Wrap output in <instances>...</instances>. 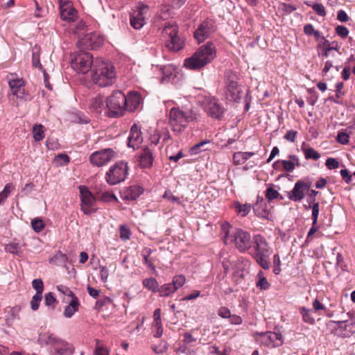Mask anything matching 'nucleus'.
<instances>
[{
  "mask_svg": "<svg viewBox=\"0 0 355 355\" xmlns=\"http://www.w3.org/2000/svg\"><path fill=\"white\" fill-rule=\"evenodd\" d=\"M116 78L114 66L102 58L96 59L92 71V83L100 87H107L112 85Z\"/></svg>",
  "mask_w": 355,
  "mask_h": 355,
  "instance_id": "f257e3e1",
  "label": "nucleus"
},
{
  "mask_svg": "<svg viewBox=\"0 0 355 355\" xmlns=\"http://www.w3.org/2000/svg\"><path fill=\"white\" fill-rule=\"evenodd\" d=\"M216 53L214 44L208 42L200 46L192 56L185 59L184 66L192 70L200 69L215 58Z\"/></svg>",
  "mask_w": 355,
  "mask_h": 355,
  "instance_id": "f03ea898",
  "label": "nucleus"
},
{
  "mask_svg": "<svg viewBox=\"0 0 355 355\" xmlns=\"http://www.w3.org/2000/svg\"><path fill=\"white\" fill-rule=\"evenodd\" d=\"M37 343L41 347H49L53 355H71L73 353V348L69 343L49 331L41 332Z\"/></svg>",
  "mask_w": 355,
  "mask_h": 355,
  "instance_id": "7ed1b4c3",
  "label": "nucleus"
},
{
  "mask_svg": "<svg viewBox=\"0 0 355 355\" xmlns=\"http://www.w3.org/2000/svg\"><path fill=\"white\" fill-rule=\"evenodd\" d=\"M223 242L227 245L234 243L240 252H245L252 245L250 234L241 229L233 228L229 223L223 225Z\"/></svg>",
  "mask_w": 355,
  "mask_h": 355,
  "instance_id": "20e7f679",
  "label": "nucleus"
},
{
  "mask_svg": "<svg viewBox=\"0 0 355 355\" xmlns=\"http://www.w3.org/2000/svg\"><path fill=\"white\" fill-rule=\"evenodd\" d=\"M197 113L191 109L183 110L179 107H173L169 113V124L174 132H181L189 123L197 120Z\"/></svg>",
  "mask_w": 355,
  "mask_h": 355,
  "instance_id": "39448f33",
  "label": "nucleus"
},
{
  "mask_svg": "<svg viewBox=\"0 0 355 355\" xmlns=\"http://www.w3.org/2000/svg\"><path fill=\"white\" fill-rule=\"evenodd\" d=\"M162 35L168 50L177 52L183 49L184 42L178 36V27L175 23H166Z\"/></svg>",
  "mask_w": 355,
  "mask_h": 355,
  "instance_id": "423d86ee",
  "label": "nucleus"
},
{
  "mask_svg": "<svg viewBox=\"0 0 355 355\" xmlns=\"http://www.w3.org/2000/svg\"><path fill=\"white\" fill-rule=\"evenodd\" d=\"M125 95L121 91H114L106 99L107 115L110 117H119L125 111Z\"/></svg>",
  "mask_w": 355,
  "mask_h": 355,
  "instance_id": "0eeeda50",
  "label": "nucleus"
},
{
  "mask_svg": "<svg viewBox=\"0 0 355 355\" xmlns=\"http://www.w3.org/2000/svg\"><path fill=\"white\" fill-rule=\"evenodd\" d=\"M127 163L121 162L112 166L106 173L105 179L110 185L117 184L125 180L128 175Z\"/></svg>",
  "mask_w": 355,
  "mask_h": 355,
  "instance_id": "6e6552de",
  "label": "nucleus"
},
{
  "mask_svg": "<svg viewBox=\"0 0 355 355\" xmlns=\"http://www.w3.org/2000/svg\"><path fill=\"white\" fill-rule=\"evenodd\" d=\"M93 56L89 53H80L71 59L72 68L78 73H86L94 65Z\"/></svg>",
  "mask_w": 355,
  "mask_h": 355,
  "instance_id": "1a4fd4ad",
  "label": "nucleus"
},
{
  "mask_svg": "<svg viewBox=\"0 0 355 355\" xmlns=\"http://www.w3.org/2000/svg\"><path fill=\"white\" fill-rule=\"evenodd\" d=\"M104 38L99 33L91 32L84 35L78 42V47L80 49H97L103 44Z\"/></svg>",
  "mask_w": 355,
  "mask_h": 355,
  "instance_id": "9d476101",
  "label": "nucleus"
},
{
  "mask_svg": "<svg viewBox=\"0 0 355 355\" xmlns=\"http://www.w3.org/2000/svg\"><path fill=\"white\" fill-rule=\"evenodd\" d=\"M227 97L230 100L236 101L241 98V89L238 86V77L231 70H227L225 73Z\"/></svg>",
  "mask_w": 355,
  "mask_h": 355,
  "instance_id": "9b49d317",
  "label": "nucleus"
},
{
  "mask_svg": "<svg viewBox=\"0 0 355 355\" xmlns=\"http://www.w3.org/2000/svg\"><path fill=\"white\" fill-rule=\"evenodd\" d=\"M81 199V210L85 214L89 215L96 211L94 208L95 198L85 186H79Z\"/></svg>",
  "mask_w": 355,
  "mask_h": 355,
  "instance_id": "f8f14e48",
  "label": "nucleus"
},
{
  "mask_svg": "<svg viewBox=\"0 0 355 355\" xmlns=\"http://www.w3.org/2000/svg\"><path fill=\"white\" fill-rule=\"evenodd\" d=\"M186 282V278L182 275H178L173 277L172 283L164 284L159 288L161 297H168L181 288Z\"/></svg>",
  "mask_w": 355,
  "mask_h": 355,
  "instance_id": "ddd939ff",
  "label": "nucleus"
},
{
  "mask_svg": "<svg viewBox=\"0 0 355 355\" xmlns=\"http://www.w3.org/2000/svg\"><path fill=\"white\" fill-rule=\"evenodd\" d=\"M114 155V152L112 149L106 148L93 153L89 157V161L93 165L101 166L110 162Z\"/></svg>",
  "mask_w": 355,
  "mask_h": 355,
  "instance_id": "4468645a",
  "label": "nucleus"
},
{
  "mask_svg": "<svg viewBox=\"0 0 355 355\" xmlns=\"http://www.w3.org/2000/svg\"><path fill=\"white\" fill-rule=\"evenodd\" d=\"M311 186V182L309 181H297L289 194V199L295 202L302 200L304 198L305 193L309 191Z\"/></svg>",
  "mask_w": 355,
  "mask_h": 355,
  "instance_id": "2eb2a0df",
  "label": "nucleus"
},
{
  "mask_svg": "<svg viewBox=\"0 0 355 355\" xmlns=\"http://www.w3.org/2000/svg\"><path fill=\"white\" fill-rule=\"evenodd\" d=\"M6 79L12 94L18 98H23L25 94L24 89H22L24 85V80L21 78H17L16 75L13 73L8 75Z\"/></svg>",
  "mask_w": 355,
  "mask_h": 355,
  "instance_id": "dca6fc26",
  "label": "nucleus"
},
{
  "mask_svg": "<svg viewBox=\"0 0 355 355\" xmlns=\"http://www.w3.org/2000/svg\"><path fill=\"white\" fill-rule=\"evenodd\" d=\"M143 141L141 131L137 124H134L131 128L128 136V145L133 149L138 148Z\"/></svg>",
  "mask_w": 355,
  "mask_h": 355,
  "instance_id": "f3484780",
  "label": "nucleus"
},
{
  "mask_svg": "<svg viewBox=\"0 0 355 355\" xmlns=\"http://www.w3.org/2000/svg\"><path fill=\"white\" fill-rule=\"evenodd\" d=\"M254 248L256 251L255 254H270V250L266 239L260 234H257L253 237Z\"/></svg>",
  "mask_w": 355,
  "mask_h": 355,
  "instance_id": "a211bd4d",
  "label": "nucleus"
},
{
  "mask_svg": "<svg viewBox=\"0 0 355 355\" xmlns=\"http://www.w3.org/2000/svg\"><path fill=\"white\" fill-rule=\"evenodd\" d=\"M253 210L257 216L268 220L270 219V210L268 209L266 202L263 197L257 196V202L253 205Z\"/></svg>",
  "mask_w": 355,
  "mask_h": 355,
  "instance_id": "6ab92c4d",
  "label": "nucleus"
},
{
  "mask_svg": "<svg viewBox=\"0 0 355 355\" xmlns=\"http://www.w3.org/2000/svg\"><path fill=\"white\" fill-rule=\"evenodd\" d=\"M212 27L213 26L211 22H202L195 31L194 37L198 41L199 43L202 42L213 32Z\"/></svg>",
  "mask_w": 355,
  "mask_h": 355,
  "instance_id": "aec40b11",
  "label": "nucleus"
},
{
  "mask_svg": "<svg viewBox=\"0 0 355 355\" xmlns=\"http://www.w3.org/2000/svg\"><path fill=\"white\" fill-rule=\"evenodd\" d=\"M207 114L212 118L219 119L223 116L224 109L215 99L209 101L206 105Z\"/></svg>",
  "mask_w": 355,
  "mask_h": 355,
  "instance_id": "412c9836",
  "label": "nucleus"
},
{
  "mask_svg": "<svg viewBox=\"0 0 355 355\" xmlns=\"http://www.w3.org/2000/svg\"><path fill=\"white\" fill-rule=\"evenodd\" d=\"M68 293V296L72 297V300L69 304L65 307L64 311V316L67 318H70L72 315L78 311L79 302L78 298L75 296L73 293L69 290L66 289Z\"/></svg>",
  "mask_w": 355,
  "mask_h": 355,
  "instance_id": "4be33fe9",
  "label": "nucleus"
},
{
  "mask_svg": "<svg viewBox=\"0 0 355 355\" xmlns=\"http://www.w3.org/2000/svg\"><path fill=\"white\" fill-rule=\"evenodd\" d=\"M125 111H135L141 103V96L138 92H130L128 96H125Z\"/></svg>",
  "mask_w": 355,
  "mask_h": 355,
  "instance_id": "5701e85b",
  "label": "nucleus"
},
{
  "mask_svg": "<svg viewBox=\"0 0 355 355\" xmlns=\"http://www.w3.org/2000/svg\"><path fill=\"white\" fill-rule=\"evenodd\" d=\"M289 160H278L274 163V166L279 162H281L284 170L286 172H292L295 169V166H299L300 165V160L297 156L294 155H291L288 156Z\"/></svg>",
  "mask_w": 355,
  "mask_h": 355,
  "instance_id": "b1692460",
  "label": "nucleus"
},
{
  "mask_svg": "<svg viewBox=\"0 0 355 355\" xmlns=\"http://www.w3.org/2000/svg\"><path fill=\"white\" fill-rule=\"evenodd\" d=\"M263 336L264 339H267L265 341L267 345L277 347L282 344V336L281 334L270 331L263 334Z\"/></svg>",
  "mask_w": 355,
  "mask_h": 355,
  "instance_id": "393cba45",
  "label": "nucleus"
},
{
  "mask_svg": "<svg viewBox=\"0 0 355 355\" xmlns=\"http://www.w3.org/2000/svg\"><path fill=\"white\" fill-rule=\"evenodd\" d=\"M331 322L336 323L338 329H343L341 333L343 337L348 338L355 333V322L348 324L346 321H331Z\"/></svg>",
  "mask_w": 355,
  "mask_h": 355,
  "instance_id": "a878e982",
  "label": "nucleus"
},
{
  "mask_svg": "<svg viewBox=\"0 0 355 355\" xmlns=\"http://www.w3.org/2000/svg\"><path fill=\"white\" fill-rule=\"evenodd\" d=\"M153 162V157L151 150L147 147L144 148L139 157V163L141 166L143 168L150 167Z\"/></svg>",
  "mask_w": 355,
  "mask_h": 355,
  "instance_id": "bb28decb",
  "label": "nucleus"
},
{
  "mask_svg": "<svg viewBox=\"0 0 355 355\" xmlns=\"http://www.w3.org/2000/svg\"><path fill=\"white\" fill-rule=\"evenodd\" d=\"M144 192L142 187L137 185L128 187L124 193V198L129 200H135Z\"/></svg>",
  "mask_w": 355,
  "mask_h": 355,
  "instance_id": "cd10ccee",
  "label": "nucleus"
},
{
  "mask_svg": "<svg viewBox=\"0 0 355 355\" xmlns=\"http://www.w3.org/2000/svg\"><path fill=\"white\" fill-rule=\"evenodd\" d=\"M60 17L64 21H74L77 18V11L72 6L60 9Z\"/></svg>",
  "mask_w": 355,
  "mask_h": 355,
  "instance_id": "c85d7f7f",
  "label": "nucleus"
},
{
  "mask_svg": "<svg viewBox=\"0 0 355 355\" xmlns=\"http://www.w3.org/2000/svg\"><path fill=\"white\" fill-rule=\"evenodd\" d=\"M176 67L173 64H168L162 67L160 70L163 74L162 80H174L176 77Z\"/></svg>",
  "mask_w": 355,
  "mask_h": 355,
  "instance_id": "c756f323",
  "label": "nucleus"
},
{
  "mask_svg": "<svg viewBox=\"0 0 355 355\" xmlns=\"http://www.w3.org/2000/svg\"><path fill=\"white\" fill-rule=\"evenodd\" d=\"M91 106L96 112L101 113L103 111H105V113L107 114L106 101H105L103 96H98L94 98L92 101Z\"/></svg>",
  "mask_w": 355,
  "mask_h": 355,
  "instance_id": "7c9ffc66",
  "label": "nucleus"
},
{
  "mask_svg": "<svg viewBox=\"0 0 355 355\" xmlns=\"http://www.w3.org/2000/svg\"><path fill=\"white\" fill-rule=\"evenodd\" d=\"M254 155V152H236L233 155V162L235 165L243 164Z\"/></svg>",
  "mask_w": 355,
  "mask_h": 355,
  "instance_id": "2f4dec72",
  "label": "nucleus"
},
{
  "mask_svg": "<svg viewBox=\"0 0 355 355\" xmlns=\"http://www.w3.org/2000/svg\"><path fill=\"white\" fill-rule=\"evenodd\" d=\"M335 252L336 248H334L332 250V257H330L331 261H329V263H332L335 262V265L337 268H340L343 270H345L346 266L345 265L344 259L342 254L340 252L335 253Z\"/></svg>",
  "mask_w": 355,
  "mask_h": 355,
  "instance_id": "473e14b6",
  "label": "nucleus"
},
{
  "mask_svg": "<svg viewBox=\"0 0 355 355\" xmlns=\"http://www.w3.org/2000/svg\"><path fill=\"white\" fill-rule=\"evenodd\" d=\"M143 285L146 288L152 291L153 293H157L159 291V284L157 281L153 277L144 279L143 280Z\"/></svg>",
  "mask_w": 355,
  "mask_h": 355,
  "instance_id": "72a5a7b5",
  "label": "nucleus"
},
{
  "mask_svg": "<svg viewBox=\"0 0 355 355\" xmlns=\"http://www.w3.org/2000/svg\"><path fill=\"white\" fill-rule=\"evenodd\" d=\"M239 268H241L240 270H237L234 275L235 279L237 282H240L241 279H245L248 274V272L246 269V266H248L247 261L239 262Z\"/></svg>",
  "mask_w": 355,
  "mask_h": 355,
  "instance_id": "f704fd0d",
  "label": "nucleus"
},
{
  "mask_svg": "<svg viewBox=\"0 0 355 355\" xmlns=\"http://www.w3.org/2000/svg\"><path fill=\"white\" fill-rule=\"evenodd\" d=\"M300 312L302 314V320L304 322L310 324H313L315 323V318L312 315V310L302 307L300 309Z\"/></svg>",
  "mask_w": 355,
  "mask_h": 355,
  "instance_id": "c9c22d12",
  "label": "nucleus"
},
{
  "mask_svg": "<svg viewBox=\"0 0 355 355\" xmlns=\"http://www.w3.org/2000/svg\"><path fill=\"white\" fill-rule=\"evenodd\" d=\"M234 207L237 213L242 217L247 216L252 208L250 204H241L239 202L234 203Z\"/></svg>",
  "mask_w": 355,
  "mask_h": 355,
  "instance_id": "e433bc0d",
  "label": "nucleus"
},
{
  "mask_svg": "<svg viewBox=\"0 0 355 355\" xmlns=\"http://www.w3.org/2000/svg\"><path fill=\"white\" fill-rule=\"evenodd\" d=\"M302 150L306 159L318 160L320 157V153L311 147L304 148L302 146Z\"/></svg>",
  "mask_w": 355,
  "mask_h": 355,
  "instance_id": "4c0bfd02",
  "label": "nucleus"
},
{
  "mask_svg": "<svg viewBox=\"0 0 355 355\" xmlns=\"http://www.w3.org/2000/svg\"><path fill=\"white\" fill-rule=\"evenodd\" d=\"M67 261V257L66 254L59 251L53 257L49 259V263L55 265H62Z\"/></svg>",
  "mask_w": 355,
  "mask_h": 355,
  "instance_id": "58836bf2",
  "label": "nucleus"
},
{
  "mask_svg": "<svg viewBox=\"0 0 355 355\" xmlns=\"http://www.w3.org/2000/svg\"><path fill=\"white\" fill-rule=\"evenodd\" d=\"M269 254H255L254 259L258 264H259L264 270H268L270 268Z\"/></svg>",
  "mask_w": 355,
  "mask_h": 355,
  "instance_id": "ea45409f",
  "label": "nucleus"
},
{
  "mask_svg": "<svg viewBox=\"0 0 355 355\" xmlns=\"http://www.w3.org/2000/svg\"><path fill=\"white\" fill-rule=\"evenodd\" d=\"M136 11L134 12L135 15L142 17L145 20L146 16L149 11V6L141 2H139L137 7Z\"/></svg>",
  "mask_w": 355,
  "mask_h": 355,
  "instance_id": "a19ab883",
  "label": "nucleus"
},
{
  "mask_svg": "<svg viewBox=\"0 0 355 355\" xmlns=\"http://www.w3.org/2000/svg\"><path fill=\"white\" fill-rule=\"evenodd\" d=\"M210 143L209 140H204L196 144L190 149V153L191 155H196L201 151L207 150L208 148H204L205 146L209 144Z\"/></svg>",
  "mask_w": 355,
  "mask_h": 355,
  "instance_id": "79ce46f5",
  "label": "nucleus"
},
{
  "mask_svg": "<svg viewBox=\"0 0 355 355\" xmlns=\"http://www.w3.org/2000/svg\"><path fill=\"white\" fill-rule=\"evenodd\" d=\"M13 189L14 186L12 184L8 183L6 184L3 190L0 193V205L4 203V202L10 195V192Z\"/></svg>",
  "mask_w": 355,
  "mask_h": 355,
  "instance_id": "37998d69",
  "label": "nucleus"
},
{
  "mask_svg": "<svg viewBox=\"0 0 355 355\" xmlns=\"http://www.w3.org/2000/svg\"><path fill=\"white\" fill-rule=\"evenodd\" d=\"M33 135L35 141H40L42 140L44 137L43 126L42 125H35L33 128Z\"/></svg>",
  "mask_w": 355,
  "mask_h": 355,
  "instance_id": "c03bdc74",
  "label": "nucleus"
},
{
  "mask_svg": "<svg viewBox=\"0 0 355 355\" xmlns=\"http://www.w3.org/2000/svg\"><path fill=\"white\" fill-rule=\"evenodd\" d=\"M40 49L37 46H35L33 49V55H32V64L33 66L35 68L42 69V64L40 61V55H39Z\"/></svg>",
  "mask_w": 355,
  "mask_h": 355,
  "instance_id": "a18cd8bd",
  "label": "nucleus"
},
{
  "mask_svg": "<svg viewBox=\"0 0 355 355\" xmlns=\"http://www.w3.org/2000/svg\"><path fill=\"white\" fill-rule=\"evenodd\" d=\"M145 24V20L135 14L130 18V24L135 29H140Z\"/></svg>",
  "mask_w": 355,
  "mask_h": 355,
  "instance_id": "49530a36",
  "label": "nucleus"
},
{
  "mask_svg": "<svg viewBox=\"0 0 355 355\" xmlns=\"http://www.w3.org/2000/svg\"><path fill=\"white\" fill-rule=\"evenodd\" d=\"M152 250L150 248H145L142 251V256L144 258V263L150 268L155 269V266L152 261L148 258L151 254Z\"/></svg>",
  "mask_w": 355,
  "mask_h": 355,
  "instance_id": "de8ad7c7",
  "label": "nucleus"
},
{
  "mask_svg": "<svg viewBox=\"0 0 355 355\" xmlns=\"http://www.w3.org/2000/svg\"><path fill=\"white\" fill-rule=\"evenodd\" d=\"M5 250L6 252H8L12 254H15L17 255L21 254V249L19 243H9L6 246Z\"/></svg>",
  "mask_w": 355,
  "mask_h": 355,
  "instance_id": "09e8293b",
  "label": "nucleus"
},
{
  "mask_svg": "<svg viewBox=\"0 0 355 355\" xmlns=\"http://www.w3.org/2000/svg\"><path fill=\"white\" fill-rule=\"evenodd\" d=\"M69 157L67 155L63 153H60L56 155L54 158V162L56 163V164L60 166L66 165L69 162Z\"/></svg>",
  "mask_w": 355,
  "mask_h": 355,
  "instance_id": "8fccbe9b",
  "label": "nucleus"
},
{
  "mask_svg": "<svg viewBox=\"0 0 355 355\" xmlns=\"http://www.w3.org/2000/svg\"><path fill=\"white\" fill-rule=\"evenodd\" d=\"M32 286L36 291L35 294L42 295L44 284L41 279H35L32 282Z\"/></svg>",
  "mask_w": 355,
  "mask_h": 355,
  "instance_id": "3c124183",
  "label": "nucleus"
},
{
  "mask_svg": "<svg viewBox=\"0 0 355 355\" xmlns=\"http://www.w3.org/2000/svg\"><path fill=\"white\" fill-rule=\"evenodd\" d=\"M42 295L35 294L31 301V307L33 311H37L39 308L40 303L42 301Z\"/></svg>",
  "mask_w": 355,
  "mask_h": 355,
  "instance_id": "603ef678",
  "label": "nucleus"
},
{
  "mask_svg": "<svg viewBox=\"0 0 355 355\" xmlns=\"http://www.w3.org/2000/svg\"><path fill=\"white\" fill-rule=\"evenodd\" d=\"M309 207L312 209L313 225H316L319 214V203L314 202L312 206L309 205Z\"/></svg>",
  "mask_w": 355,
  "mask_h": 355,
  "instance_id": "864d4df0",
  "label": "nucleus"
},
{
  "mask_svg": "<svg viewBox=\"0 0 355 355\" xmlns=\"http://www.w3.org/2000/svg\"><path fill=\"white\" fill-rule=\"evenodd\" d=\"M31 226L36 232H40L44 227V223L41 219L35 218L32 220Z\"/></svg>",
  "mask_w": 355,
  "mask_h": 355,
  "instance_id": "5fc2aeb1",
  "label": "nucleus"
},
{
  "mask_svg": "<svg viewBox=\"0 0 355 355\" xmlns=\"http://www.w3.org/2000/svg\"><path fill=\"white\" fill-rule=\"evenodd\" d=\"M336 33L342 38H346L349 35V30L344 26L338 25L335 28Z\"/></svg>",
  "mask_w": 355,
  "mask_h": 355,
  "instance_id": "6e6d98bb",
  "label": "nucleus"
},
{
  "mask_svg": "<svg viewBox=\"0 0 355 355\" xmlns=\"http://www.w3.org/2000/svg\"><path fill=\"white\" fill-rule=\"evenodd\" d=\"M337 141L341 144H347L349 141V136L345 132H338L336 137Z\"/></svg>",
  "mask_w": 355,
  "mask_h": 355,
  "instance_id": "4d7b16f0",
  "label": "nucleus"
},
{
  "mask_svg": "<svg viewBox=\"0 0 355 355\" xmlns=\"http://www.w3.org/2000/svg\"><path fill=\"white\" fill-rule=\"evenodd\" d=\"M273 264H274L273 272L275 275H279L281 272V268H280L281 261H280L279 256L278 254L274 255Z\"/></svg>",
  "mask_w": 355,
  "mask_h": 355,
  "instance_id": "13d9d810",
  "label": "nucleus"
},
{
  "mask_svg": "<svg viewBox=\"0 0 355 355\" xmlns=\"http://www.w3.org/2000/svg\"><path fill=\"white\" fill-rule=\"evenodd\" d=\"M163 198L168 201L175 202L179 205L181 204L180 199L178 197L175 196L170 191H166L163 195Z\"/></svg>",
  "mask_w": 355,
  "mask_h": 355,
  "instance_id": "bf43d9fd",
  "label": "nucleus"
},
{
  "mask_svg": "<svg viewBox=\"0 0 355 355\" xmlns=\"http://www.w3.org/2000/svg\"><path fill=\"white\" fill-rule=\"evenodd\" d=\"M109 350L103 345H98V341L96 343V346L94 352V355H109Z\"/></svg>",
  "mask_w": 355,
  "mask_h": 355,
  "instance_id": "052dcab7",
  "label": "nucleus"
},
{
  "mask_svg": "<svg viewBox=\"0 0 355 355\" xmlns=\"http://www.w3.org/2000/svg\"><path fill=\"white\" fill-rule=\"evenodd\" d=\"M279 196V193L277 190L272 187H269L266 191V196L268 200H272L277 198Z\"/></svg>",
  "mask_w": 355,
  "mask_h": 355,
  "instance_id": "680f3d73",
  "label": "nucleus"
},
{
  "mask_svg": "<svg viewBox=\"0 0 355 355\" xmlns=\"http://www.w3.org/2000/svg\"><path fill=\"white\" fill-rule=\"evenodd\" d=\"M85 29V24L83 21H80L78 23L77 26L73 29V33L74 34L78 35L80 39V37H82L81 34L84 33Z\"/></svg>",
  "mask_w": 355,
  "mask_h": 355,
  "instance_id": "e2e57ef3",
  "label": "nucleus"
},
{
  "mask_svg": "<svg viewBox=\"0 0 355 355\" xmlns=\"http://www.w3.org/2000/svg\"><path fill=\"white\" fill-rule=\"evenodd\" d=\"M312 8L318 15L323 17L326 15L325 8L322 3H314Z\"/></svg>",
  "mask_w": 355,
  "mask_h": 355,
  "instance_id": "0e129e2a",
  "label": "nucleus"
},
{
  "mask_svg": "<svg viewBox=\"0 0 355 355\" xmlns=\"http://www.w3.org/2000/svg\"><path fill=\"white\" fill-rule=\"evenodd\" d=\"M256 286L261 290H267L270 286L266 278H261V279H259L256 283Z\"/></svg>",
  "mask_w": 355,
  "mask_h": 355,
  "instance_id": "69168bd1",
  "label": "nucleus"
},
{
  "mask_svg": "<svg viewBox=\"0 0 355 355\" xmlns=\"http://www.w3.org/2000/svg\"><path fill=\"white\" fill-rule=\"evenodd\" d=\"M326 166L331 170L338 168L339 162L335 158H328L325 162Z\"/></svg>",
  "mask_w": 355,
  "mask_h": 355,
  "instance_id": "338daca9",
  "label": "nucleus"
},
{
  "mask_svg": "<svg viewBox=\"0 0 355 355\" xmlns=\"http://www.w3.org/2000/svg\"><path fill=\"white\" fill-rule=\"evenodd\" d=\"M99 272L102 281L106 282L109 276L108 268L106 266H99Z\"/></svg>",
  "mask_w": 355,
  "mask_h": 355,
  "instance_id": "774afa93",
  "label": "nucleus"
}]
</instances>
